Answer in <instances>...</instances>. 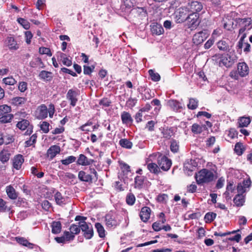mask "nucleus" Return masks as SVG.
Returning <instances> with one entry per match:
<instances>
[{"instance_id": "nucleus-1", "label": "nucleus", "mask_w": 252, "mask_h": 252, "mask_svg": "<svg viewBox=\"0 0 252 252\" xmlns=\"http://www.w3.org/2000/svg\"><path fill=\"white\" fill-rule=\"evenodd\" d=\"M217 178L214 172L210 170L204 168L195 174V179L197 184H208Z\"/></svg>"}, {"instance_id": "nucleus-2", "label": "nucleus", "mask_w": 252, "mask_h": 252, "mask_svg": "<svg viewBox=\"0 0 252 252\" xmlns=\"http://www.w3.org/2000/svg\"><path fill=\"white\" fill-rule=\"evenodd\" d=\"M81 230L83 233V235L86 239H91L94 235L93 226L91 223H88L86 221L79 222Z\"/></svg>"}, {"instance_id": "nucleus-3", "label": "nucleus", "mask_w": 252, "mask_h": 252, "mask_svg": "<svg viewBox=\"0 0 252 252\" xmlns=\"http://www.w3.org/2000/svg\"><path fill=\"white\" fill-rule=\"evenodd\" d=\"M237 60L236 56L232 53H227L223 55L220 61V65H223L227 67L232 65Z\"/></svg>"}, {"instance_id": "nucleus-4", "label": "nucleus", "mask_w": 252, "mask_h": 252, "mask_svg": "<svg viewBox=\"0 0 252 252\" xmlns=\"http://www.w3.org/2000/svg\"><path fill=\"white\" fill-rule=\"evenodd\" d=\"M158 163L162 170L167 171L171 166L172 161L167 157L160 154L158 158Z\"/></svg>"}, {"instance_id": "nucleus-5", "label": "nucleus", "mask_w": 252, "mask_h": 252, "mask_svg": "<svg viewBox=\"0 0 252 252\" xmlns=\"http://www.w3.org/2000/svg\"><path fill=\"white\" fill-rule=\"evenodd\" d=\"M187 21L189 28L191 30L196 29L200 23V20L199 19V14L195 13L189 14Z\"/></svg>"}, {"instance_id": "nucleus-6", "label": "nucleus", "mask_w": 252, "mask_h": 252, "mask_svg": "<svg viewBox=\"0 0 252 252\" xmlns=\"http://www.w3.org/2000/svg\"><path fill=\"white\" fill-rule=\"evenodd\" d=\"M207 30H203L195 33L192 38V41L196 45L201 44L209 36Z\"/></svg>"}, {"instance_id": "nucleus-7", "label": "nucleus", "mask_w": 252, "mask_h": 252, "mask_svg": "<svg viewBox=\"0 0 252 252\" xmlns=\"http://www.w3.org/2000/svg\"><path fill=\"white\" fill-rule=\"evenodd\" d=\"M189 8L186 7H180L176 12V17L178 23H182L188 18Z\"/></svg>"}, {"instance_id": "nucleus-8", "label": "nucleus", "mask_w": 252, "mask_h": 252, "mask_svg": "<svg viewBox=\"0 0 252 252\" xmlns=\"http://www.w3.org/2000/svg\"><path fill=\"white\" fill-rule=\"evenodd\" d=\"M48 109L44 104L38 107L36 111V116L38 119L41 120L47 117Z\"/></svg>"}, {"instance_id": "nucleus-9", "label": "nucleus", "mask_w": 252, "mask_h": 252, "mask_svg": "<svg viewBox=\"0 0 252 252\" xmlns=\"http://www.w3.org/2000/svg\"><path fill=\"white\" fill-rule=\"evenodd\" d=\"M241 23L243 27L240 29L239 34L243 33L247 29L250 30L252 28V19L251 18L242 19Z\"/></svg>"}, {"instance_id": "nucleus-10", "label": "nucleus", "mask_w": 252, "mask_h": 252, "mask_svg": "<svg viewBox=\"0 0 252 252\" xmlns=\"http://www.w3.org/2000/svg\"><path fill=\"white\" fill-rule=\"evenodd\" d=\"M189 9L192 13H198L203 8L202 4L197 1H193L188 3Z\"/></svg>"}, {"instance_id": "nucleus-11", "label": "nucleus", "mask_w": 252, "mask_h": 252, "mask_svg": "<svg viewBox=\"0 0 252 252\" xmlns=\"http://www.w3.org/2000/svg\"><path fill=\"white\" fill-rule=\"evenodd\" d=\"M77 92L73 89L69 90L66 94V98L70 101V105L73 107L76 105L77 101Z\"/></svg>"}, {"instance_id": "nucleus-12", "label": "nucleus", "mask_w": 252, "mask_h": 252, "mask_svg": "<svg viewBox=\"0 0 252 252\" xmlns=\"http://www.w3.org/2000/svg\"><path fill=\"white\" fill-rule=\"evenodd\" d=\"M237 69L239 75L242 77L246 76L249 72V67L244 62L239 63L238 64Z\"/></svg>"}, {"instance_id": "nucleus-13", "label": "nucleus", "mask_w": 252, "mask_h": 252, "mask_svg": "<svg viewBox=\"0 0 252 252\" xmlns=\"http://www.w3.org/2000/svg\"><path fill=\"white\" fill-rule=\"evenodd\" d=\"M151 211V209L148 207H144L141 209L140 217L143 221L146 222L150 219Z\"/></svg>"}, {"instance_id": "nucleus-14", "label": "nucleus", "mask_w": 252, "mask_h": 252, "mask_svg": "<svg viewBox=\"0 0 252 252\" xmlns=\"http://www.w3.org/2000/svg\"><path fill=\"white\" fill-rule=\"evenodd\" d=\"M60 147L59 146H51L47 150V156L50 158L51 159H52L57 154L60 153Z\"/></svg>"}, {"instance_id": "nucleus-15", "label": "nucleus", "mask_w": 252, "mask_h": 252, "mask_svg": "<svg viewBox=\"0 0 252 252\" xmlns=\"http://www.w3.org/2000/svg\"><path fill=\"white\" fill-rule=\"evenodd\" d=\"M195 163L194 160H188L185 161L184 164V170L189 175V173L192 172L196 167Z\"/></svg>"}, {"instance_id": "nucleus-16", "label": "nucleus", "mask_w": 252, "mask_h": 252, "mask_svg": "<svg viewBox=\"0 0 252 252\" xmlns=\"http://www.w3.org/2000/svg\"><path fill=\"white\" fill-rule=\"evenodd\" d=\"M207 130L206 125L193 124L191 126V130L194 134H200L203 131Z\"/></svg>"}, {"instance_id": "nucleus-17", "label": "nucleus", "mask_w": 252, "mask_h": 252, "mask_svg": "<svg viewBox=\"0 0 252 252\" xmlns=\"http://www.w3.org/2000/svg\"><path fill=\"white\" fill-rule=\"evenodd\" d=\"M24 161V159L22 155H17L13 159V167L17 170L20 169Z\"/></svg>"}, {"instance_id": "nucleus-18", "label": "nucleus", "mask_w": 252, "mask_h": 252, "mask_svg": "<svg viewBox=\"0 0 252 252\" xmlns=\"http://www.w3.org/2000/svg\"><path fill=\"white\" fill-rule=\"evenodd\" d=\"M151 27V32L153 34L160 35L162 34L164 32V30L162 26L157 23H153Z\"/></svg>"}, {"instance_id": "nucleus-19", "label": "nucleus", "mask_w": 252, "mask_h": 252, "mask_svg": "<svg viewBox=\"0 0 252 252\" xmlns=\"http://www.w3.org/2000/svg\"><path fill=\"white\" fill-rule=\"evenodd\" d=\"M93 160L88 158L84 155H80L79 158L77 161V163L79 165L83 166L88 165L92 164Z\"/></svg>"}, {"instance_id": "nucleus-20", "label": "nucleus", "mask_w": 252, "mask_h": 252, "mask_svg": "<svg viewBox=\"0 0 252 252\" xmlns=\"http://www.w3.org/2000/svg\"><path fill=\"white\" fill-rule=\"evenodd\" d=\"M229 40L228 39H222L220 40L217 43L218 48L219 50L223 51H228L230 50V46L229 45Z\"/></svg>"}, {"instance_id": "nucleus-21", "label": "nucleus", "mask_w": 252, "mask_h": 252, "mask_svg": "<svg viewBox=\"0 0 252 252\" xmlns=\"http://www.w3.org/2000/svg\"><path fill=\"white\" fill-rule=\"evenodd\" d=\"M78 178L80 180L86 182H92L94 180L93 176L92 175L87 174L83 171H81L79 172Z\"/></svg>"}, {"instance_id": "nucleus-22", "label": "nucleus", "mask_w": 252, "mask_h": 252, "mask_svg": "<svg viewBox=\"0 0 252 252\" xmlns=\"http://www.w3.org/2000/svg\"><path fill=\"white\" fill-rule=\"evenodd\" d=\"M121 119L123 124H131L133 122L130 114L127 112L124 111L121 114Z\"/></svg>"}, {"instance_id": "nucleus-23", "label": "nucleus", "mask_w": 252, "mask_h": 252, "mask_svg": "<svg viewBox=\"0 0 252 252\" xmlns=\"http://www.w3.org/2000/svg\"><path fill=\"white\" fill-rule=\"evenodd\" d=\"M52 74L51 72L42 70L39 73V77L45 81H50L53 78Z\"/></svg>"}, {"instance_id": "nucleus-24", "label": "nucleus", "mask_w": 252, "mask_h": 252, "mask_svg": "<svg viewBox=\"0 0 252 252\" xmlns=\"http://www.w3.org/2000/svg\"><path fill=\"white\" fill-rule=\"evenodd\" d=\"M6 192L8 196L11 199L15 200L18 196L15 189L11 186L6 187Z\"/></svg>"}, {"instance_id": "nucleus-25", "label": "nucleus", "mask_w": 252, "mask_h": 252, "mask_svg": "<svg viewBox=\"0 0 252 252\" xmlns=\"http://www.w3.org/2000/svg\"><path fill=\"white\" fill-rule=\"evenodd\" d=\"M161 133L163 137L167 139H169L173 135V129L172 127L163 128L161 130Z\"/></svg>"}, {"instance_id": "nucleus-26", "label": "nucleus", "mask_w": 252, "mask_h": 252, "mask_svg": "<svg viewBox=\"0 0 252 252\" xmlns=\"http://www.w3.org/2000/svg\"><path fill=\"white\" fill-rule=\"evenodd\" d=\"M233 202L237 207L242 206L245 202L244 196L242 194H238L234 198Z\"/></svg>"}, {"instance_id": "nucleus-27", "label": "nucleus", "mask_w": 252, "mask_h": 252, "mask_svg": "<svg viewBox=\"0 0 252 252\" xmlns=\"http://www.w3.org/2000/svg\"><path fill=\"white\" fill-rule=\"evenodd\" d=\"M55 199L57 204L61 205L65 204L67 198L63 196L60 192H57L55 194Z\"/></svg>"}, {"instance_id": "nucleus-28", "label": "nucleus", "mask_w": 252, "mask_h": 252, "mask_svg": "<svg viewBox=\"0 0 252 252\" xmlns=\"http://www.w3.org/2000/svg\"><path fill=\"white\" fill-rule=\"evenodd\" d=\"M145 177L144 176H137L134 179L135 188L141 189L143 187Z\"/></svg>"}, {"instance_id": "nucleus-29", "label": "nucleus", "mask_w": 252, "mask_h": 252, "mask_svg": "<svg viewBox=\"0 0 252 252\" xmlns=\"http://www.w3.org/2000/svg\"><path fill=\"white\" fill-rule=\"evenodd\" d=\"M250 117H242L239 119L238 123L239 127H247L251 123Z\"/></svg>"}, {"instance_id": "nucleus-30", "label": "nucleus", "mask_w": 252, "mask_h": 252, "mask_svg": "<svg viewBox=\"0 0 252 252\" xmlns=\"http://www.w3.org/2000/svg\"><path fill=\"white\" fill-rule=\"evenodd\" d=\"M52 232L54 234L59 233L62 229V225L60 221H53L51 225Z\"/></svg>"}, {"instance_id": "nucleus-31", "label": "nucleus", "mask_w": 252, "mask_h": 252, "mask_svg": "<svg viewBox=\"0 0 252 252\" xmlns=\"http://www.w3.org/2000/svg\"><path fill=\"white\" fill-rule=\"evenodd\" d=\"M147 168L151 173L158 174L160 172L158 166L155 163H150L147 164Z\"/></svg>"}, {"instance_id": "nucleus-32", "label": "nucleus", "mask_w": 252, "mask_h": 252, "mask_svg": "<svg viewBox=\"0 0 252 252\" xmlns=\"http://www.w3.org/2000/svg\"><path fill=\"white\" fill-rule=\"evenodd\" d=\"M168 104L174 110L177 111L179 109L182 108L181 104L176 100H170L168 102Z\"/></svg>"}, {"instance_id": "nucleus-33", "label": "nucleus", "mask_w": 252, "mask_h": 252, "mask_svg": "<svg viewBox=\"0 0 252 252\" xmlns=\"http://www.w3.org/2000/svg\"><path fill=\"white\" fill-rule=\"evenodd\" d=\"M95 227L97 230V232L100 238H104L105 236V231L103 226L100 223L96 222L95 224Z\"/></svg>"}, {"instance_id": "nucleus-34", "label": "nucleus", "mask_w": 252, "mask_h": 252, "mask_svg": "<svg viewBox=\"0 0 252 252\" xmlns=\"http://www.w3.org/2000/svg\"><path fill=\"white\" fill-rule=\"evenodd\" d=\"M106 224L108 227H113L116 225V221L110 215H107L105 217Z\"/></svg>"}, {"instance_id": "nucleus-35", "label": "nucleus", "mask_w": 252, "mask_h": 252, "mask_svg": "<svg viewBox=\"0 0 252 252\" xmlns=\"http://www.w3.org/2000/svg\"><path fill=\"white\" fill-rule=\"evenodd\" d=\"M119 144L122 147L126 149H131L132 146V142L126 138L121 139L119 141Z\"/></svg>"}, {"instance_id": "nucleus-36", "label": "nucleus", "mask_w": 252, "mask_h": 252, "mask_svg": "<svg viewBox=\"0 0 252 252\" xmlns=\"http://www.w3.org/2000/svg\"><path fill=\"white\" fill-rule=\"evenodd\" d=\"M7 45L10 49L16 50L18 48L16 41L12 37L7 38Z\"/></svg>"}, {"instance_id": "nucleus-37", "label": "nucleus", "mask_w": 252, "mask_h": 252, "mask_svg": "<svg viewBox=\"0 0 252 252\" xmlns=\"http://www.w3.org/2000/svg\"><path fill=\"white\" fill-rule=\"evenodd\" d=\"M13 116L12 114H6L0 115V123L1 124H5L9 123Z\"/></svg>"}, {"instance_id": "nucleus-38", "label": "nucleus", "mask_w": 252, "mask_h": 252, "mask_svg": "<svg viewBox=\"0 0 252 252\" xmlns=\"http://www.w3.org/2000/svg\"><path fill=\"white\" fill-rule=\"evenodd\" d=\"M234 151L238 156L242 155L245 151V148L243 144L241 143H237L235 146Z\"/></svg>"}, {"instance_id": "nucleus-39", "label": "nucleus", "mask_w": 252, "mask_h": 252, "mask_svg": "<svg viewBox=\"0 0 252 252\" xmlns=\"http://www.w3.org/2000/svg\"><path fill=\"white\" fill-rule=\"evenodd\" d=\"M26 101V98L23 97H15L12 99V103L17 106L24 104Z\"/></svg>"}, {"instance_id": "nucleus-40", "label": "nucleus", "mask_w": 252, "mask_h": 252, "mask_svg": "<svg viewBox=\"0 0 252 252\" xmlns=\"http://www.w3.org/2000/svg\"><path fill=\"white\" fill-rule=\"evenodd\" d=\"M217 216L216 213L213 212H208L206 214L204 217V220L207 223L211 222L214 220Z\"/></svg>"}, {"instance_id": "nucleus-41", "label": "nucleus", "mask_w": 252, "mask_h": 252, "mask_svg": "<svg viewBox=\"0 0 252 252\" xmlns=\"http://www.w3.org/2000/svg\"><path fill=\"white\" fill-rule=\"evenodd\" d=\"M10 157V154L7 151L3 150L0 153V160L4 163L7 161Z\"/></svg>"}, {"instance_id": "nucleus-42", "label": "nucleus", "mask_w": 252, "mask_h": 252, "mask_svg": "<svg viewBox=\"0 0 252 252\" xmlns=\"http://www.w3.org/2000/svg\"><path fill=\"white\" fill-rule=\"evenodd\" d=\"M60 58L61 60L62 61L64 65H66L67 66H69L72 64L71 61L66 57L65 54L61 53Z\"/></svg>"}, {"instance_id": "nucleus-43", "label": "nucleus", "mask_w": 252, "mask_h": 252, "mask_svg": "<svg viewBox=\"0 0 252 252\" xmlns=\"http://www.w3.org/2000/svg\"><path fill=\"white\" fill-rule=\"evenodd\" d=\"M148 72L151 79L153 81L158 82L160 80V76L158 73L155 72L153 69H150Z\"/></svg>"}, {"instance_id": "nucleus-44", "label": "nucleus", "mask_w": 252, "mask_h": 252, "mask_svg": "<svg viewBox=\"0 0 252 252\" xmlns=\"http://www.w3.org/2000/svg\"><path fill=\"white\" fill-rule=\"evenodd\" d=\"M30 123L27 120H22L17 124V126L21 130H25L29 126Z\"/></svg>"}, {"instance_id": "nucleus-45", "label": "nucleus", "mask_w": 252, "mask_h": 252, "mask_svg": "<svg viewBox=\"0 0 252 252\" xmlns=\"http://www.w3.org/2000/svg\"><path fill=\"white\" fill-rule=\"evenodd\" d=\"M69 230L70 232L74 235L79 234L81 230V227L80 226L79 222L78 223V225L74 224L71 225Z\"/></svg>"}, {"instance_id": "nucleus-46", "label": "nucleus", "mask_w": 252, "mask_h": 252, "mask_svg": "<svg viewBox=\"0 0 252 252\" xmlns=\"http://www.w3.org/2000/svg\"><path fill=\"white\" fill-rule=\"evenodd\" d=\"M126 202L129 205H133L135 202V197L132 193H128L126 196Z\"/></svg>"}, {"instance_id": "nucleus-47", "label": "nucleus", "mask_w": 252, "mask_h": 252, "mask_svg": "<svg viewBox=\"0 0 252 252\" xmlns=\"http://www.w3.org/2000/svg\"><path fill=\"white\" fill-rule=\"evenodd\" d=\"M11 110V107L7 105L0 106V115L10 114L9 113Z\"/></svg>"}, {"instance_id": "nucleus-48", "label": "nucleus", "mask_w": 252, "mask_h": 252, "mask_svg": "<svg viewBox=\"0 0 252 252\" xmlns=\"http://www.w3.org/2000/svg\"><path fill=\"white\" fill-rule=\"evenodd\" d=\"M198 101L197 99L194 98H190L189 103L188 104V107L189 109L194 110L198 106Z\"/></svg>"}, {"instance_id": "nucleus-49", "label": "nucleus", "mask_w": 252, "mask_h": 252, "mask_svg": "<svg viewBox=\"0 0 252 252\" xmlns=\"http://www.w3.org/2000/svg\"><path fill=\"white\" fill-rule=\"evenodd\" d=\"M76 157L73 156H70L67 157L64 159L61 160V162L63 164L67 165L71 163L74 162L76 160Z\"/></svg>"}, {"instance_id": "nucleus-50", "label": "nucleus", "mask_w": 252, "mask_h": 252, "mask_svg": "<svg viewBox=\"0 0 252 252\" xmlns=\"http://www.w3.org/2000/svg\"><path fill=\"white\" fill-rule=\"evenodd\" d=\"M37 135L36 134H34L32 135L30 138L29 140H27L25 142V146L26 147H30L32 145H33L36 141Z\"/></svg>"}, {"instance_id": "nucleus-51", "label": "nucleus", "mask_w": 252, "mask_h": 252, "mask_svg": "<svg viewBox=\"0 0 252 252\" xmlns=\"http://www.w3.org/2000/svg\"><path fill=\"white\" fill-rule=\"evenodd\" d=\"M17 21L23 26L24 29L28 30L30 28V24L27 20L23 18H20L17 19Z\"/></svg>"}, {"instance_id": "nucleus-52", "label": "nucleus", "mask_w": 252, "mask_h": 252, "mask_svg": "<svg viewBox=\"0 0 252 252\" xmlns=\"http://www.w3.org/2000/svg\"><path fill=\"white\" fill-rule=\"evenodd\" d=\"M170 150L173 153H177L179 150V144L175 140H172L170 144Z\"/></svg>"}, {"instance_id": "nucleus-53", "label": "nucleus", "mask_w": 252, "mask_h": 252, "mask_svg": "<svg viewBox=\"0 0 252 252\" xmlns=\"http://www.w3.org/2000/svg\"><path fill=\"white\" fill-rule=\"evenodd\" d=\"M2 82L5 85H13L16 83V81L12 77H8L2 79Z\"/></svg>"}, {"instance_id": "nucleus-54", "label": "nucleus", "mask_w": 252, "mask_h": 252, "mask_svg": "<svg viewBox=\"0 0 252 252\" xmlns=\"http://www.w3.org/2000/svg\"><path fill=\"white\" fill-rule=\"evenodd\" d=\"M49 124L45 121L42 122L40 125L41 130L45 133H47L49 131Z\"/></svg>"}, {"instance_id": "nucleus-55", "label": "nucleus", "mask_w": 252, "mask_h": 252, "mask_svg": "<svg viewBox=\"0 0 252 252\" xmlns=\"http://www.w3.org/2000/svg\"><path fill=\"white\" fill-rule=\"evenodd\" d=\"M39 52L41 54H46L49 57L52 56V54L50 49L49 48L41 47L39 49Z\"/></svg>"}, {"instance_id": "nucleus-56", "label": "nucleus", "mask_w": 252, "mask_h": 252, "mask_svg": "<svg viewBox=\"0 0 252 252\" xmlns=\"http://www.w3.org/2000/svg\"><path fill=\"white\" fill-rule=\"evenodd\" d=\"M111 100L108 98H103L99 101V104L104 107H107L110 105Z\"/></svg>"}, {"instance_id": "nucleus-57", "label": "nucleus", "mask_w": 252, "mask_h": 252, "mask_svg": "<svg viewBox=\"0 0 252 252\" xmlns=\"http://www.w3.org/2000/svg\"><path fill=\"white\" fill-rule=\"evenodd\" d=\"M64 238H65V240L67 241H69L70 240H73L75 237L74 235L72 234L69 231H64L63 232V235Z\"/></svg>"}, {"instance_id": "nucleus-58", "label": "nucleus", "mask_w": 252, "mask_h": 252, "mask_svg": "<svg viewBox=\"0 0 252 252\" xmlns=\"http://www.w3.org/2000/svg\"><path fill=\"white\" fill-rule=\"evenodd\" d=\"M137 99L136 98H129L126 101V105L130 108L134 107L137 103Z\"/></svg>"}, {"instance_id": "nucleus-59", "label": "nucleus", "mask_w": 252, "mask_h": 252, "mask_svg": "<svg viewBox=\"0 0 252 252\" xmlns=\"http://www.w3.org/2000/svg\"><path fill=\"white\" fill-rule=\"evenodd\" d=\"M94 69V66L92 65L89 66L87 65H84L83 72L85 74L90 75Z\"/></svg>"}, {"instance_id": "nucleus-60", "label": "nucleus", "mask_w": 252, "mask_h": 252, "mask_svg": "<svg viewBox=\"0 0 252 252\" xmlns=\"http://www.w3.org/2000/svg\"><path fill=\"white\" fill-rule=\"evenodd\" d=\"M9 210L6 205V202L2 199L0 198V212H5Z\"/></svg>"}, {"instance_id": "nucleus-61", "label": "nucleus", "mask_w": 252, "mask_h": 252, "mask_svg": "<svg viewBox=\"0 0 252 252\" xmlns=\"http://www.w3.org/2000/svg\"><path fill=\"white\" fill-rule=\"evenodd\" d=\"M18 89L21 92H24L27 89V83L25 82H20Z\"/></svg>"}, {"instance_id": "nucleus-62", "label": "nucleus", "mask_w": 252, "mask_h": 252, "mask_svg": "<svg viewBox=\"0 0 252 252\" xmlns=\"http://www.w3.org/2000/svg\"><path fill=\"white\" fill-rule=\"evenodd\" d=\"M26 42L28 44H30L31 42V39L32 37V34L30 31H27L25 33Z\"/></svg>"}, {"instance_id": "nucleus-63", "label": "nucleus", "mask_w": 252, "mask_h": 252, "mask_svg": "<svg viewBox=\"0 0 252 252\" xmlns=\"http://www.w3.org/2000/svg\"><path fill=\"white\" fill-rule=\"evenodd\" d=\"M155 122L153 121H149L146 126V128H148L149 131H152L154 130V126Z\"/></svg>"}, {"instance_id": "nucleus-64", "label": "nucleus", "mask_w": 252, "mask_h": 252, "mask_svg": "<svg viewBox=\"0 0 252 252\" xmlns=\"http://www.w3.org/2000/svg\"><path fill=\"white\" fill-rule=\"evenodd\" d=\"M16 241L19 243L20 245L25 246L27 244L28 240L23 237H16Z\"/></svg>"}]
</instances>
